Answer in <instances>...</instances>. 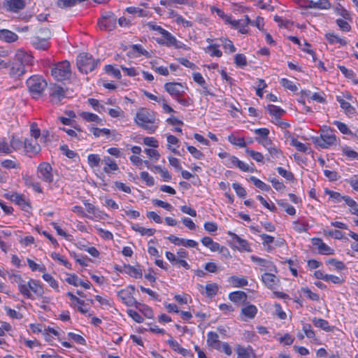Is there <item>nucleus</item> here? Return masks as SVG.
<instances>
[{"label": "nucleus", "mask_w": 358, "mask_h": 358, "mask_svg": "<svg viewBox=\"0 0 358 358\" xmlns=\"http://www.w3.org/2000/svg\"><path fill=\"white\" fill-rule=\"evenodd\" d=\"M32 57L24 51H18L12 62H8L10 65L9 75L13 78L20 77L25 73L27 69L31 65Z\"/></svg>", "instance_id": "obj_1"}, {"label": "nucleus", "mask_w": 358, "mask_h": 358, "mask_svg": "<svg viewBox=\"0 0 358 358\" xmlns=\"http://www.w3.org/2000/svg\"><path fill=\"white\" fill-rule=\"evenodd\" d=\"M136 123L150 134L154 133L158 126L155 124L156 117L153 111L142 108L136 115Z\"/></svg>", "instance_id": "obj_2"}, {"label": "nucleus", "mask_w": 358, "mask_h": 358, "mask_svg": "<svg viewBox=\"0 0 358 358\" xmlns=\"http://www.w3.org/2000/svg\"><path fill=\"white\" fill-rule=\"evenodd\" d=\"M27 87L33 96L38 99L47 87L46 81L39 76H34L27 80Z\"/></svg>", "instance_id": "obj_3"}, {"label": "nucleus", "mask_w": 358, "mask_h": 358, "mask_svg": "<svg viewBox=\"0 0 358 358\" xmlns=\"http://www.w3.org/2000/svg\"><path fill=\"white\" fill-rule=\"evenodd\" d=\"M99 60L95 61L91 55L85 52L80 53L76 60V64L79 71L85 73L94 70Z\"/></svg>", "instance_id": "obj_4"}, {"label": "nucleus", "mask_w": 358, "mask_h": 358, "mask_svg": "<svg viewBox=\"0 0 358 358\" xmlns=\"http://www.w3.org/2000/svg\"><path fill=\"white\" fill-rule=\"evenodd\" d=\"M51 73L58 81L69 79L71 75L70 63L66 60L59 62L52 69Z\"/></svg>", "instance_id": "obj_5"}, {"label": "nucleus", "mask_w": 358, "mask_h": 358, "mask_svg": "<svg viewBox=\"0 0 358 358\" xmlns=\"http://www.w3.org/2000/svg\"><path fill=\"white\" fill-rule=\"evenodd\" d=\"M334 130L327 129L319 137L313 138L315 144L322 148H328L329 147L336 143V136L334 134Z\"/></svg>", "instance_id": "obj_6"}, {"label": "nucleus", "mask_w": 358, "mask_h": 358, "mask_svg": "<svg viewBox=\"0 0 358 358\" xmlns=\"http://www.w3.org/2000/svg\"><path fill=\"white\" fill-rule=\"evenodd\" d=\"M157 41L158 43L164 45L167 47L173 46L176 49H188L185 44L178 41L171 33L166 30L162 35V38L157 39Z\"/></svg>", "instance_id": "obj_7"}, {"label": "nucleus", "mask_w": 358, "mask_h": 358, "mask_svg": "<svg viewBox=\"0 0 358 358\" xmlns=\"http://www.w3.org/2000/svg\"><path fill=\"white\" fill-rule=\"evenodd\" d=\"M165 90L175 99L179 96H182L187 87L180 83H166L164 85Z\"/></svg>", "instance_id": "obj_8"}, {"label": "nucleus", "mask_w": 358, "mask_h": 358, "mask_svg": "<svg viewBox=\"0 0 358 358\" xmlns=\"http://www.w3.org/2000/svg\"><path fill=\"white\" fill-rule=\"evenodd\" d=\"M51 165L46 162L39 164L37 169L38 177L45 182L51 183L53 181Z\"/></svg>", "instance_id": "obj_9"}, {"label": "nucleus", "mask_w": 358, "mask_h": 358, "mask_svg": "<svg viewBox=\"0 0 358 358\" xmlns=\"http://www.w3.org/2000/svg\"><path fill=\"white\" fill-rule=\"evenodd\" d=\"M117 18L112 13H106L102 15L101 19L99 21V27L101 29L111 31L116 27Z\"/></svg>", "instance_id": "obj_10"}, {"label": "nucleus", "mask_w": 358, "mask_h": 358, "mask_svg": "<svg viewBox=\"0 0 358 358\" xmlns=\"http://www.w3.org/2000/svg\"><path fill=\"white\" fill-rule=\"evenodd\" d=\"M26 6L24 0H4L3 7L7 11L17 13L24 9Z\"/></svg>", "instance_id": "obj_11"}, {"label": "nucleus", "mask_w": 358, "mask_h": 358, "mask_svg": "<svg viewBox=\"0 0 358 358\" xmlns=\"http://www.w3.org/2000/svg\"><path fill=\"white\" fill-rule=\"evenodd\" d=\"M117 296L122 300V301L127 306L141 305L133 296L132 292L128 289H121L117 292Z\"/></svg>", "instance_id": "obj_12"}, {"label": "nucleus", "mask_w": 358, "mask_h": 358, "mask_svg": "<svg viewBox=\"0 0 358 358\" xmlns=\"http://www.w3.org/2000/svg\"><path fill=\"white\" fill-rule=\"evenodd\" d=\"M167 343H169L170 347L174 351L179 352L183 357H187V358H192L193 357L194 355L190 350H188L185 348L180 347V344L176 340L173 339L172 338L169 339Z\"/></svg>", "instance_id": "obj_13"}, {"label": "nucleus", "mask_w": 358, "mask_h": 358, "mask_svg": "<svg viewBox=\"0 0 358 358\" xmlns=\"http://www.w3.org/2000/svg\"><path fill=\"white\" fill-rule=\"evenodd\" d=\"M10 199L20 206L24 211H28L31 208L29 202L25 199L22 194L14 193L10 195Z\"/></svg>", "instance_id": "obj_14"}, {"label": "nucleus", "mask_w": 358, "mask_h": 358, "mask_svg": "<svg viewBox=\"0 0 358 358\" xmlns=\"http://www.w3.org/2000/svg\"><path fill=\"white\" fill-rule=\"evenodd\" d=\"M312 243L313 245L317 247L319 253L321 255H333L334 253V249L323 243L321 238H314L312 239Z\"/></svg>", "instance_id": "obj_15"}, {"label": "nucleus", "mask_w": 358, "mask_h": 358, "mask_svg": "<svg viewBox=\"0 0 358 358\" xmlns=\"http://www.w3.org/2000/svg\"><path fill=\"white\" fill-rule=\"evenodd\" d=\"M229 167H231L232 166H235L240 169L241 171L245 172H252L253 169H250V166L245 164L243 162L239 160L235 156H230L229 159V164H227Z\"/></svg>", "instance_id": "obj_16"}, {"label": "nucleus", "mask_w": 358, "mask_h": 358, "mask_svg": "<svg viewBox=\"0 0 358 358\" xmlns=\"http://www.w3.org/2000/svg\"><path fill=\"white\" fill-rule=\"evenodd\" d=\"M262 280L265 285L271 289H275V286L279 283V280L276 276L270 273H265L263 274Z\"/></svg>", "instance_id": "obj_17"}, {"label": "nucleus", "mask_w": 358, "mask_h": 358, "mask_svg": "<svg viewBox=\"0 0 358 358\" xmlns=\"http://www.w3.org/2000/svg\"><path fill=\"white\" fill-rule=\"evenodd\" d=\"M33 46L38 50H47L49 48L48 40L40 36H34L31 38Z\"/></svg>", "instance_id": "obj_18"}, {"label": "nucleus", "mask_w": 358, "mask_h": 358, "mask_svg": "<svg viewBox=\"0 0 358 358\" xmlns=\"http://www.w3.org/2000/svg\"><path fill=\"white\" fill-rule=\"evenodd\" d=\"M24 148L27 152L37 154L41 150V146L36 140L26 139L24 142Z\"/></svg>", "instance_id": "obj_19"}, {"label": "nucleus", "mask_w": 358, "mask_h": 358, "mask_svg": "<svg viewBox=\"0 0 358 358\" xmlns=\"http://www.w3.org/2000/svg\"><path fill=\"white\" fill-rule=\"evenodd\" d=\"M207 343L213 348L219 350L221 348L222 342L218 340V335L217 333L210 331L207 334Z\"/></svg>", "instance_id": "obj_20"}, {"label": "nucleus", "mask_w": 358, "mask_h": 358, "mask_svg": "<svg viewBox=\"0 0 358 358\" xmlns=\"http://www.w3.org/2000/svg\"><path fill=\"white\" fill-rule=\"evenodd\" d=\"M228 234L231 236V239L234 242H236L238 244V246H237V247L238 248L239 250H246V251L250 250V247H249V245H248V243L247 241L241 238L238 235H236L235 233H233L231 231H229Z\"/></svg>", "instance_id": "obj_21"}, {"label": "nucleus", "mask_w": 358, "mask_h": 358, "mask_svg": "<svg viewBox=\"0 0 358 358\" xmlns=\"http://www.w3.org/2000/svg\"><path fill=\"white\" fill-rule=\"evenodd\" d=\"M22 179L24 182V185L27 187H32L36 192L42 193V189L40 187L39 182L34 180V179L28 175H24L22 177Z\"/></svg>", "instance_id": "obj_22"}, {"label": "nucleus", "mask_w": 358, "mask_h": 358, "mask_svg": "<svg viewBox=\"0 0 358 358\" xmlns=\"http://www.w3.org/2000/svg\"><path fill=\"white\" fill-rule=\"evenodd\" d=\"M247 294L243 291H236L229 294V299L236 303H244L247 300Z\"/></svg>", "instance_id": "obj_23"}, {"label": "nucleus", "mask_w": 358, "mask_h": 358, "mask_svg": "<svg viewBox=\"0 0 358 358\" xmlns=\"http://www.w3.org/2000/svg\"><path fill=\"white\" fill-rule=\"evenodd\" d=\"M0 39L7 43H12L17 39V35L8 29H0Z\"/></svg>", "instance_id": "obj_24"}, {"label": "nucleus", "mask_w": 358, "mask_h": 358, "mask_svg": "<svg viewBox=\"0 0 358 358\" xmlns=\"http://www.w3.org/2000/svg\"><path fill=\"white\" fill-rule=\"evenodd\" d=\"M29 286L30 287V291H32L38 296H42L44 294L43 288L39 281L30 279L29 281Z\"/></svg>", "instance_id": "obj_25"}, {"label": "nucleus", "mask_w": 358, "mask_h": 358, "mask_svg": "<svg viewBox=\"0 0 358 358\" xmlns=\"http://www.w3.org/2000/svg\"><path fill=\"white\" fill-rule=\"evenodd\" d=\"M103 162L105 163L103 171L106 173H109L111 171H117L119 168L115 162L110 157H104Z\"/></svg>", "instance_id": "obj_26"}, {"label": "nucleus", "mask_w": 358, "mask_h": 358, "mask_svg": "<svg viewBox=\"0 0 358 358\" xmlns=\"http://www.w3.org/2000/svg\"><path fill=\"white\" fill-rule=\"evenodd\" d=\"M201 241L204 246L208 248L212 252H216L220 248V244L214 242L210 237L205 236Z\"/></svg>", "instance_id": "obj_27"}, {"label": "nucleus", "mask_w": 358, "mask_h": 358, "mask_svg": "<svg viewBox=\"0 0 358 358\" xmlns=\"http://www.w3.org/2000/svg\"><path fill=\"white\" fill-rule=\"evenodd\" d=\"M131 229L134 231L140 233L142 236H151L156 232L155 229H146L137 224H132Z\"/></svg>", "instance_id": "obj_28"}, {"label": "nucleus", "mask_w": 358, "mask_h": 358, "mask_svg": "<svg viewBox=\"0 0 358 358\" xmlns=\"http://www.w3.org/2000/svg\"><path fill=\"white\" fill-rule=\"evenodd\" d=\"M257 313V308L254 305H248L241 309V313L249 319H253Z\"/></svg>", "instance_id": "obj_29"}, {"label": "nucleus", "mask_w": 358, "mask_h": 358, "mask_svg": "<svg viewBox=\"0 0 358 358\" xmlns=\"http://www.w3.org/2000/svg\"><path fill=\"white\" fill-rule=\"evenodd\" d=\"M336 99L345 113L354 114L355 113V108L349 102L346 101L341 96H337Z\"/></svg>", "instance_id": "obj_30"}, {"label": "nucleus", "mask_w": 358, "mask_h": 358, "mask_svg": "<svg viewBox=\"0 0 358 358\" xmlns=\"http://www.w3.org/2000/svg\"><path fill=\"white\" fill-rule=\"evenodd\" d=\"M237 358H251L252 355L255 357L251 348H245L238 345L236 348Z\"/></svg>", "instance_id": "obj_31"}, {"label": "nucleus", "mask_w": 358, "mask_h": 358, "mask_svg": "<svg viewBox=\"0 0 358 358\" xmlns=\"http://www.w3.org/2000/svg\"><path fill=\"white\" fill-rule=\"evenodd\" d=\"M312 322L316 327L321 328L326 331H330L331 330V327L329 325V322L325 320L314 317L312 319Z\"/></svg>", "instance_id": "obj_32"}, {"label": "nucleus", "mask_w": 358, "mask_h": 358, "mask_svg": "<svg viewBox=\"0 0 358 358\" xmlns=\"http://www.w3.org/2000/svg\"><path fill=\"white\" fill-rule=\"evenodd\" d=\"M325 38L330 44H334L336 43H339L341 45H345L347 44V42L345 40L339 38L338 36L335 35L334 33L326 34Z\"/></svg>", "instance_id": "obj_33"}, {"label": "nucleus", "mask_w": 358, "mask_h": 358, "mask_svg": "<svg viewBox=\"0 0 358 358\" xmlns=\"http://www.w3.org/2000/svg\"><path fill=\"white\" fill-rule=\"evenodd\" d=\"M267 110H268V113L271 115L275 116L276 119H279L280 116L285 113V111L281 108L272 104L267 106Z\"/></svg>", "instance_id": "obj_34"}, {"label": "nucleus", "mask_w": 358, "mask_h": 358, "mask_svg": "<svg viewBox=\"0 0 358 358\" xmlns=\"http://www.w3.org/2000/svg\"><path fill=\"white\" fill-rule=\"evenodd\" d=\"M125 272L134 278H141L143 275L141 268H135L129 264L124 265Z\"/></svg>", "instance_id": "obj_35"}, {"label": "nucleus", "mask_w": 358, "mask_h": 358, "mask_svg": "<svg viewBox=\"0 0 358 358\" xmlns=\"http://www.w3.org/2000/svg\"><path fill=\"white\" fill-rule=\"evenodd\" d=\"M80 116L87 122H95L98 124H102V120L99 116L96 114L89 113V112H83Z\"/></svg>", "instance_id": "obj_36"}, {"label": "nucleus", "mask_w": 358, "mask_h": 358, "mask_svg": "<svg viewBox=\"0 0 358 358\" xmlns=\"http://www.w3.org/2000/svg\"><path fill=\"white\" fill-rule=\"evenodd\" d=\"M250 180L252 181L257 188L262 191L268 192L271 189L269 185H266L265 182H262L255 176H250Z\"/></svg>", "instance_id": "obj_37"}, {"label": "nucleus", "mask_w": 358, "mask_h": 358, "mask_svg": "<svg viewBox=\"0 0 358 358\" xmlns=\"http://www.w3.org/2000/svg\"><path fill=\"white\" fill-rule=\"evenodd\" d=\"M220 47V45L219 44H211V45H209L206 48V52H210V56L211 57H220L222 55V52L218 49V48Z\"/></svg>", "instance_id": "obj_38"}, {"label": "nucleus", "mask_w": 358, "mask_h": 358, "mask_svg": "<svg viewBox=\"0 0 358 358\" xmlns=\"http://www.w3.org/2000/svg\"><path fill=\"white\" fill-rule=\"evenodd\" d=\"M338 69L347 78L351 79L354 83L358 84V80L355 79V73L353 71L348 69L344 66H338Z\"/></svg>", "instance_id": "obj_39"}, {"label": "nucleus", "mask_w": 358, "mask_h": 358, "mask_svg": "<svg viewBox=\"0 0 358 358\" xmlns=\"http://www.w3.org/2000/svg\"><path fill=\"white\" fill-rule=\"evenodd\" d=\"M277 203H278V205L283 207L287 214H289L290 215H295V213H296L295 208L292 206H291L289 203L285 202V200H282V199L278 200Z\"/></svg>", "instance_id": "obj_40"}, {"label": "nucleus", "mask_w": 358, "mask_h": 358, "mask_svg": "<svg viewBox=\"0 0 358 358\" xmlns=\"http://www.w3.org/2000/svg\"><path fill=\"white\" fill-rule=\"evenodd\" d=\"M206 293L208 296L212 297L217 294L218 286L216 283H208L205 287Z\"/></svg>", "instance_id": "obj_41"}, {"label": "nucleus", "mask_w": 358, "mask_h": 358, "mask_svg": "<svg viewBox=\"0 0 358 358\" xmlns=\"http://www.w3.org/2000/svg\"><path fill=\"white\" fill-rule=\"evenodd\" d=\"M245 152L256 162H263L264 157L261 152H256L255 150H250V148H246Z\"/></svg>", "instance_id": "obj_42"}, {"label": "nucleus", "mask_w": 358, "mask_h": 358, "mask_svg": "<svg viewBox=\"0 0 358 358\" xmlns=\"http://www.w3.org/2000/svg\"><path fill=\"white\" fill-rule=\"evenodd\" d=\"M228 141L234 145H236L240 148H245L246 143L243 138H236L234 135L228 136Z\"/></svg>", "instance_id": "obj_43"}, {"label": "nucleus", "mask_w": 358, "mask_h": 358, "mask_svg": "<svg viewBox=\"0 0 358 358\" xmlns=\"http://www.w3.org/2000/svg\"><path fill=\"white\" fill-rule=\"evenodd\" d=\"M18 289L20 292L27 299H32V294L30 292L29 282L27 284L18 285Z\"/></svg>", "instance_id": "obj_44"}, {"label": "nucleus", "mask_w": 358, "mask_h": 358, "mask_svg": "<svg viewBox=\"0 0 358 358\" xmlns=\"http://www.w3.org/2000/svg\"><path fill=\"white\" fill-rule=\"evenodd\" d=\"M231 282L236 287H244L248 285V280L245 278H239L237 276H231Z\"/></svg>", "instance_id": "obj_45"}, {"label": "nucleus", "mask_w": 358, "mask_h": 358, "mask_svg": "<svg viewBox=\"0 0 358 358\" xmlns=\"http://www.w3.org/2000/svg\"><path fill=\"white\" fill-rule=\"evenodd\" d=\"M262 240L263 241L262 244L267 245V251L272 250V247L270 245L271 243H274V238L270 235L262 234L260 235Z\"/></svg>", "instance_id": "obj_46"}, {"label": "nucleus", "mask_w": 358, "mask_h": 358, "mask_svg": "<svg viewBox=\"0 0 358 358\" xmlns=\"http://www.w3.org/2000/svg\"><path fill=\"white\" fill-rule=\"evenodd\" d=\"M50 96L52 97L57 98L58 101H59L61 99L64 97V91L63 88L60 86H55L52 90V92L50 93Z\"/></svg>", "instance_id": "obj_47"}, {"label": "nucleus", "mask_w": 358, "mask_h": 358, "mask_svg": "<svg viewBox=\"0 0 358 358\" xmlns=\"http://www.w3.org/2000/svg\"><path fill=\"white\" fill-rule=\"evenodd\" d=\"M88 163L91 167L98 166L101 162V159L99 155L90 154L87 157Z\"/></svg>", "instance_id": "obj_48"}, {"label": "nucleus", "mask_w": 358, "mask_h": 358, "mask_svg": "<svg viewBox=\"0 0 358 358\" xmlns=\"http://www.w3.org/2000/svg\"><path fill=\"white\" fill-rule=\"evenodd\" d=\"M292 145L294 146L297 150L306 153L309 150L307 145L298 141L296 139L293 138L291 143Z\"/></svg>", "instance_id": "obj_49"}, {"label": "nucleus", "mask_w": 358, "mask_h": 358, "mask_svg": "<svg viewBox=\"0 0 358 358\" xmlns=\"http://www.w3.org/2000/svg\"><path fill=\"white\" fill-rule=\"evenodd\" d=\"M277 171L280 176L287 180L293 181L294 180V174L292 172L284 169L282 167H278Z\"/></svg>", "instance_id": "obj_50"}, {"label": "nucleus", "mask_w": 358, "mask_h": 358, "mask_svg": "<svg viewBox=\"0 0 358 358\" xmlns=\"http://www.w3.org/2000/svg\"><path fill=\"white\" fill-rule=\"evenodd\" d=\"M187 145V150L192 154V155L197 159H201L203 157V154L199 150H197L195 147L192 145H188L187 143H185Z\"/></svg>", "instance_id": "obj_51"}, {"label": "nucleus", "mask_w": 358, "mask_h": 358, "mask_svg": "<svg viewBox=\"0 0 358 358\" xmlns=\"http://www.w3.org/2000/svg\"><path fill=\"white\" fill-rule=\"evenodd\" d=\"M301 292L302 293L306 294L307 297H308L312 301H319V299H320L319 295L316 293L311 292V290L307 287H302L301 289Z\"/></svg>", "instance_id": "obj_52"}, {"label": "nucleus", "mask_w": 358, "mask_h": 358, "mask_svg": "<svg viewBox=\"0 0 358 358\" xmlns=\"http://www.w3.org/2000/svg\"><path fill=\"white\" fill-rule=\"evenodd\" d=\"M280 84L285 88L291 90L292 92H296L298 87L290 80L287 78H282Z\"/></svg>", "instance_id": "obj_53"}, {"label": "nucleus", "mask_w": 358, "mask_h": 358, "mask_svg": "<svg viewBox=\"0 0 358 358\" xmlns=\"http://www.w3.org/2000/svg\"><path fill=\"white\" fill-rule=\"evenodd\" d=\"M234 62L238 66H245L247 65V59L243 54H237L234 57Z\"/></svg>", "instance_id": "obj_54"}, {"label": "nucleus", "mask_w": 358, "mask_h": 358, "mask_svg": "<svg viewBox=\"0 0 358 358\" xmlns=\"http://www.w3.org/2000/svg\"><path fill=\"white\" fill-rule=\"evenodd\" d=\"M167 142L169 149H170L173 153L178 155V152L176 148H171V145H177L179 142L178 139L173 135L167 136Z\"/></svg>", "instance_id": "obj_55"}, {"label": "nucleus", "mask_w": 358, "mask_h": 358, "mask_svg": "<svg viewBox=\"0 0 358 358\" xmlns=\"http://www.w3.org/2000/svg\"><path fill=\"white\" fill-rule=\"evenodd\" d=\"M22 147V142L20 139L16 138L14 136H13L10 141V148H11V151L13 150H17Z\"/></svg>", "instance_id": "obj_56"}, {"label": "nucleus", "mask_w": 358, "mask_h": 358, "mask_svg": "<svg viewBox=\"0 0 358 358\" xmlns=\"http://www.w3.org/2000/svg\"><path fill=\"white\" fill-rule=\"evenodd\" d=\"M141 179L145 182L146 185L148 186H152L155 184V180L152 176H150V174L146 171H143L141 173Z\"/></svg>", "instance_id": "obj_57"}, {"label": "nucleus", "mask_w": 358, "mask_h": 358, "mask_svg": "<svg viewBox=\"0 0 358 358\" xmlns=\"http://www.w3.org/2000/svg\"><path fill=\"white\" fill-rule=\"evenodd\" d=\"M0 152L4 154L11 153V148L3 138H0Z\"/></svg>", "instance_id": "obj_58"}, {"label": "nucleus", "mask_w": 358, "mask_h": 358, "mask_svg": "<svg viewBox=\"0 0 358 358\" xmlns=\"http://www.w3.org/2000/svg\"><path fill=\"white\" fill-rule=\"evenodd\" d=\"M105 71L107 73L113 75L116 78L120 79L121 78V73L120 70L115 69L112 65H106L105 66Z\"/></svg>", "instance_id": "obj_59"}, {"label": "nucleus", "mask_w": 358, "mask_h": 358, "mask_svg": "<svg viewBox=\"0 0 358 358\" xmlns=\"http://www.w3.org/2000/svg\"><path fill=\"white\" fill-rule=\"evenodd\" d=\"M43 278L44 280L48 282L50 287H52L53 289H57L58 288V283L53 278V277L48 273H44L43 275Z\"/></svg>", "instance_id": "obj_60"}, {"label": "nucleus", "mask_w": 358, "mask_h": 358, "mask_svg": "<svg viewBox=\"0 0 358 358\" xmlns=\"http://www.w3.org/2000/svg\"><path fill=\"white\" fill-rule=\"evenodd\" d=\"M232 187L238 196L243 198L246 196L245 189L240 184L234 182Z\"/></svg>", "instance_id": "obj_61"}, {"label": "nucleus", "mask_w": 358, "mask_h": 358, "mask_svg": "<svg viewBox=\"0 0 358 358\" xmlns=\"http://www.w3.org/2000/svg\"><path fill=\"white\" fill-rule=\"evenodd\" d=\"M327 263L328 264L334 266L337 270L339 271L343 270L345 268V266L343 262L338 261L336 259H330L327 262Z\"/></svg>", "instance_id": "obj_62"}, {"label": "nucleus", "mask_w": 358, "mask_h": 358, "mask_svg": "<svg viewBox=\"0 0 358 358\" xmlns=\"http://www.w3.org/2000/svg\"><path fill=\"white\" fill-rule=\"evenodd\" d=\"M334 124H335L338 127V129L342 134H351L350 130L348 129V126L345 123L336 120L334 122Z\"/></svg>", "instance_id": "obj_63"}, {"label": "nucleus", "mask_w": 358, "mask_h": 358, "mask_svg": "<svg viewBox=\"0 0 358 358\" xmlns=\"http://www.w3.org/2000/svg\"><path fill=\"white\" fill-rule=\"evenodd\" d=\"M60 150L62 151V153L68 158L73 159L77 156V153L73 150H69L66 145H62L60 147Z\"/></svg>", "instance_id": "obj_64"}]
</instances>
